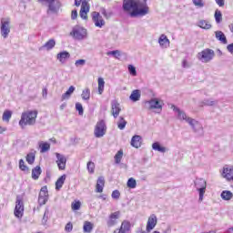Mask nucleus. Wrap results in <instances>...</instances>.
I'll return each instance as SVG.
<instances>
[{
	"label": "nucleus",
	"mask_w": 233,
	"mask_h": 233,
	"mask_svg": "<svg viewBox=\"0 0 233 233\" xmlns=\"http://www.w3.org/2000/svg\"><path fill=\"white\" fill-rule=\"evenodd\" d=\"M3 132H6V127H3L0 126V134H3Z\"/></svg>",
	"instance_id": "62"
},
{
	"label": "nucleus",
	"mask_w": 233,
	"mask_h": 233,
	"mask_svg": "<svg viewBox=\"0 0 233 233\" xmlns=\"http://www.w3.org/2000/svg\"><path fill=\"white\" fill-rule=\"evenodd\" d=\"M75 5L81 6L80 17H82V19H87V14L90 12V5H88V0H75Z\"/></svg>",
	"instance_id": "5"
},
{
	"label": "nucleus",
	"mask_w": 233,
	"mask_h": 233,
	"mask_svg": "<svg viewBox=\"0 0 233 233\" xmlns=\"http://www.w3.org/2000/svg\"><path fill=\"white\" fill-rule=\"evenodd\" d=\"M127 187L128 188H136V187H137V182L136 179H134V177H131L127 180Z\"/></svg>",
	"instance_id": "46"
},
{
	"label": "nucleus",
	"mask_w": 233,
	"mask_h": 233,
	"mask_svg": "<svg viewBox=\"0 0 233 233\" xmlns=\"http://www.w3.org/2000/svg\"><path fill=\"white\" fill-rule=\"evenodd\" d=\"M116 125L119 130H125V127H127V120H125V117L120 116Z\"/></svg>",
	"instance_id": "40"
},
{
	"label": "nucleus",
	"mask_w": 233,
	"mask_h": 233,
	"mask_svg": "<svg viewBox=\"0 0 233 233\" xmlns=\"http://www.w3.org/2000/svg\"><path fill=\"white\" fill-rule=\"evenodd\" d=\"M158 43L161 48H167L168 45H170V40H168V37H167L165 35H161L158 38Z\"/></svg>",
	"instance_id": "25"
},
{
	"label": "nucleus",
	"mask_w": 233,
	"mask_h": 233,
	"mask_svg": "<svg viewBox=\"0 0 233 233\" xmlns=\"http://www.w3.org/2000/svg\"><path fill=\"white\" fill-rule=\"evenodd\" d=\"M48 201V187L46 186H44L41 187L39 196H38V205L40 207H43V205H46V202Z\"/></svg>",
	"instance_id": "11"
},
{
	"label": "nucleus",
	"mask_w": 233,
	"mask_h": 233,
	"mask_svg": "<svg viewBox=\"0 0 233 233\" xmlns=\"http://www.w3.org/2000/svg\"><path fill=\"white\" fill-rule=\"evenodd\" d=\"M145 2L141 0H124L123 9L128 14L129 17H145V15L150 14V7Z\"/></svg>",
	"instance_id": "1"
},
{
	"label": "nucleus",
	"mask_w": 233,
	"mask_h": 233,
	"mask_svg": "<svg viewBox=\"0 0 233 233\" xmlns=\"http://www.w3.org/2000/svg\"><path fill=\"white\" fill-rule=\"evenodd\" d=\"M38 3L47 5V14H57L61 8V4L57 0H38Z\"/></svg>",
	"instance_id": "6"
},
{
	"label": "nucleus",
	"mask_w": 233,
	"mask_h": 233,
	"mask_svg": "<svg viewBox=\"0 0 233 233\" xmlns=\"http://www.w3.org/2000/svg\"><path fill=\"white\" fill-rule=\"evenodd\" d=\"M19 168L23 172H28V167H26V165H25V160H23V159L19 160Z\"/></svg>",
	"instance_id": "47"
},
{
	"label": "nucleus",
	"mask_w": 233,
	"mask_h": 233,
	"mask_svg": "<svg viewBox=\"0 0 233 233\" xmlns=\"http://www.w3.org/2000/svg\"><path fill=\"white\" fill-rule=\"evenodd\" d=\"M146 106L148 110H157V114H161L163 110V102L157 98H152L146 102Z\"/></svg>",
	"instance_id": "8"
},
{
	"label": "nucleus",
	"mask_w": 233,
	"mask_h": 233,
	"mask_svg": "<svg viewBox=\"0 0 233 233\" xmlns=\"http://www.w3.org/2000/svg\"><path fill=\"white\" fill-rule=\"evenodd\" d=\"M71 208L72 210H79L81 208V202L80 201H76L71 204Z\"/></svg>",
	"instance_id": "49"
},
{
	"label": "nucleus",
	"mask_w": 233,
	"mask_h": 233,
	"mask_svg": "<svg viewBox=\"0 0 233 233\" xmlns=\"http://www.w3.org/2000/svg\"><path fill=\"white\" fill-rule=\"evenodd\" d=\"M195 187L199 194L198 201L201 203V201H203L205 192L207 191V181L203 178H197L195 180Z\"/></svg>",
	"instance_id": "7"
},
{
	"label": "nucleus",
	"mask_w": 233,
	"mask_h": 233,
	"mask_svg": "<svg viewBox=\"0 0 233 233\" xmlns=\"http://www.w3.org/2000/svg\"><path fill=\"white\" fill-rule=\"evenodd\" d=\"M111 198L113 199H119V198H121V193L119 192V190H114L111 194Z\"/></svg>",
	"instance_id": "53"
},
{
	"label": "nucleus",
	"mask_w": 233,
	"mask_h": 233,
	"mask_svg": "<svg viewBox=\"0 0 233 233\" xmlns=\"http://www.w3.org/2000/svg\"><path fill=\"white\" fill-rule=\"evenodd\" d=\"M131 147H134V148L141 147V136L136 135L131 138Z\"/></svg>",
	"instance_id": "27"
},
{
	"label": "nucleus",
	"mask_w": 233,
	"mask_h": 233,
	"mask_svg": "<svg viewBox=\"0 0 233 233\" xmlns=\"http://www.w3.org/2000/svg\"><path fill=\"white\" fill-rule=\"evenodd\" d=\"M41 167L36 166L35 168L32 169V179L37 180L41 176Z\"/></svg>",
	"instance_id": "30"
},
{
	"label": "nucleus",
	"mask_w": 233,
	"mask_h": 233,
	"mask_svg": "<svg viewBox=\"0 0 233 233\" xmlns=\"http://www.w3.org/2000/svg\"><path fill=\"white\" fill-rule=\"evenodd\" d=\"M220 197L222 199H224V201H230V199L233 198V194L231 191L224 190L222 191Z\"/></svg>",
	"instance_id": "33"
},
{
	"label": "nucleus",
	"mask_w": 233,
	"mask_h": 233,
	"mask_svg": "<svg viewBox=\"0 0 233 233\" xmlns=\"http://www.w3.org/2000/svg\"><path fill=\"white\" fill-rule=\"evenodd\" d=\"M215 105H218V100L212 98H206L199 103V106H215Z\"/></svg>",
	"instance_id": "23"
},
{
	"label": "nucleus",
	"mask_w": 233,
	"mask_h": 233,
	"mask_svg": "<svg viewBox=\"0 0 233 233\" xmlns=\"http://www.w3.org/2000/svg\"><path fill=\"white\" fill-rule=\"evenodd\" d=\"M35 161V154H34V153L27 154V156H26V162L29 165H34Z\"/></svg>",
	"instance_id": "44"
},
{
	"label": "nucleus",
	"mask_w": 233,
	"mask_h": 233,
	"mask_svg": "<svg viewBox=\"0 0 233 233\" xmlns=\"http://www.w3.org/2000/svg\"><path fill=\"white\" fill-rule=\"evenodd\" d=\"M131 227H132V225L130 224V221L124 220L121 224L119 230H122L123 232L127 233V232L130 231Z\"/></svg>",
	"instance_id": "31"
},
{
	"label": "nucleus",
	"mask_w": 233,
	"mask_h": 233,
	"mask_svg": "<svg viewBox=\"0 0 233 233\" xmlns=\"http://www.w3.org/2000/svg\"><path fill=\"white\" fill-rule=\"evenodd\" d=\"M65 181H66V175H62L56 182V190H61Z\"/></svg>",
	"instance_id": "28"
},
{
	"label": "nucleus",
	"mask_w": 233,
	"mask_h": 233,
	"mask_svg": "<svg viewBox=\"0 0 233 233\" xmlns=\"http://www.w3.org/2000/svg\"><path fill=\"white\" fill-rule=\"evenodd\" d=\"M127 70H128L130 76H132L133 77H136V76H137V71L136 70V66H134L132 65H128Z\"/></svg>",
	"instance_id": "45"
},
{
	"label": "nucleus",
	"mask_w": 233,
	"mask_h": 233,
	"mask_svg": "<svg viewBox=\"0 0 233 233\" xmlns=\"http://www.w3.org/2000/svg\"><path fill=\"white\" fill-rule=\"evenodd\" d=\"M10 119H12V111L6 109L3 113L2 121H5V123H10Z\"/></svg>",
	"instance_id": "34"
},
{
	"label": "nucleus",
	"mask_w": 233,
	"mask_h": 233,
	"mask_svg": "<svg viewBox=\"0 0 233 233\" xmlns=\"http://www.w3.org/2000/svg\"><path fill=\"white\" fill-rule=\"evenodd\" d=\"M121 159H123V151L120 149L115 156V163H116V165H119V163H121Z\"/></svg>",
	"instance_id": "42"
},
{
	"label": "nucleus",
	"mask_w": 233,
	"mask_h": 233,
	"mask_svg": "<svg viewBox=\"0 0 233 233\" xmlns=\"http://www.w3.org/2000/svg\"><path fill=\"white\" fill-rule=\"evenodd\" d=\"M222 177L227 181H233V167L226 166L223 168Z\"/></svg>",
	"instance_id": "19"
},
{
	"label": "nucleus",
	"mask_w": 233,
	"mask_h": 233,
	"mask_svg": "<svg viewBox=\"0 0 233 233\" xmlns=\"http://www.w3.org/2000/svg\"><path fill=\"white\" fill-rule=\"evenodd\" d=\"M228 52H230V54H233V43L229 44L228 46Z\"/></svg>",
	"instance_id": "59"
},
{
	"label": "nucleus",
	"mask_w": 233,
	"mask_h": 233,
	"mask_svg": "<svg viewBox=\"0 0 233 233\" xmlns=\"http://www.w3.org/2000/svg\"><path fill=\"white\" fill-rule=\"evenodd\" d=\"M140 98H141V93H139V90H134L129 96V99L131 101H134L135 103L136 101H139Z\"/></svg>",
	"instance_id": "36"
},
{
	"label": "nucleus",
	"mask_w": 233,
	"mask_h": 233,
	"mask_svg": "<svg viewBox=\"0 0 233 233\" xmlns=\"http://www.w3.org/2000/svg\"><path fill=\"white\" fill-rule=\"evenodd\" d=\"M215 37H216V39H218V41H220V43H222V45H227V43H228L227 36L225 35V34L222 31H216Z\"/></svg>",
	"instance_id": "26"
},
{
	"label": "nucleus",
	"mask_w": 233,
	"mask_h": 233,
	"mask_svg": "<svg viewBox=\"0 0 233 233\" xmlns=\"http://www.w3.org/2000/svg\"><path fill=\"white\" fill-rule=\"evenodd\" d=\"M56 46V39L52 38L49 39L43 46L42 48H45L46 50H52Z\"/></svg>",
	"instance_id": "32"
},
{
	"label": "nucleus",
	"mask_w": 233,
	"mask_h": 233,
	"mask_svg": "<svg viewBox=\"0 0 233 233\" xmlns=\"http://www.w3.org/2000/svg\"><path fill=\"white\" fill-rule=\"evenodd\" d=\"M71 19H77V10H73L72 11Z\"/></svg>",
	"instance_id": "57"
},
{
	"label": "nucleus",
	"mask_w": 233,
	"mask_h": 233,
	"mask_svg": "<svg viewBox=\"0 0 233 233\" xmlns=\"http://www.w3.org/2000/svg\"><path fill=\"white\" fill-rule=\"evenodd\" d=\"M39 147L41 154H45V152H48V150H50V144L48 142H40Z\"/></svg>",
	"instance_id": "35"
},
{
	"label": "nucleus",
	"mask_w": 233,
	"mask_h": 233,
	"mask_svg": "<svg viewBox=\"0 0 233 233\" xmlns=\"http://www.w3.org/2000/svg\"><path fill=\"white\" fill-rule=\"evenodd\" d=\"M182 67L183 68H190V64H188V62L187 61V59H184L182 61Z\"/></svg>",
	"instance_id": "56"
},
{
	"label": "nucleus",
	"mask_w": 233,
	"mask_h": 233,
	"mask_svg": "<svg viewBox=\"0 0 233 233\" xmlns=\"http://www.w3.org/2000/svg\"><path fill=\"white\" fill-rule=\"evenodd\" d=\"M106 134V124L105 120H100L96 123L94 130L95 137H103Z\"/></svg>",
	"instance_id": "10"
},
{
	"label": "nucleus",
	"mask_w": 233,
	"mask_h": 233,
	"mask_svg": "<svg viewBox=\"0 0 233 233\" xmlns=\"http://www.w3.org/2000/svg\"><path fill=\"white\" fill-rule=\"evenodd\" d=\"M215 21L218 24H219V23H221V21H223V15L221 14V11H219V10L215 11Z\"/></svg>",
	"instance_id": "43"
},
{
	"label": "nucleus",
	"mask_w": 233,
	"mask_h": 233,
	"mask_svg": "<svg viewBox=\"0 0 233 233\" xmlns=\"http://www.w3.org/2000/svg\"><path fill=\"white\" fill-rule=\"evenodd\" d=\"M198 26H199V28H203L204 30H210L212 28V25H210V22L207 20L198 21Z\"/></svg>",
	"instance_id": "29"
},
{
	"label": "nucleus",
	"mask_w": 233,
	"mask_h": 233,
	"mask_svg": "<svg viewBox=\"0 0 233 233\" xmlns=\"http://www.w3.org/2000/svg\"><path fill=\"white\" fill-rule=\"evenodd\" d=\"M56 165L59 170H65V168H66V157H65L64 155H61L59 153H56Z\"/></svg>",
	"instance_id": "18"
},
{
	"label": "nucleus",
	"mask_w": 233,
	"mask_h": 233,
	"mask_svg": "<svg viewBox=\"0 0 233 233\" xmlns=\"http://www.w3.org/2000/svg\"><path fill=\"white\" fill-rule=\"evenodd\" d=\"M103 188H105V177H99L96 181V192L101 193L103 192Z\"/></svg>",
	"instance_id": "22"
},
{
	"label": "nucleus",
	"mask_w": 233,
	"mask_h": 233,
	"mask_svg": "<svg viewBox=\"0 0 233 233\" xmlns=\"http://www.w3.org/2000/svg\"><path fill=\"white\" fill-rule=\"evenodd\" d=\"M218 6H225V0H215Z\"/></svg>",
	"instance_id": "58"
},
{
	"label": "nucleus",
	"mask_w": 233,
	"mask_h": 233,
	"mask_svg": "<svg viewBox=\"0 0 233 233\" xmlns=\"http://www.w3.org/2000/svg\"><path fill=\"white\" fill-rule=\"evenodd\" d=\"M96 168V164H94V162L89 161L87 163V170L89 172V174H94V169Z\"/></svg>",
	"instance_id": "48"
},
{
	"label": "nucleus",
	"mask_w": 233,
	"mask_h": 233,
	"mask_svg": "<svg viewBox=\"0 0 233 233\" xmlns=\"http://www.w3.org/2000/svg\"><path fill=\"white\" fill-rule=\"evenodd\" d=\"M70 35H72L73 39H76V41H84V39L88 38V32L84 27L76 25L73 27Z\"/></svg>",
	"instance_id": "3"
},
{
	"label": "nucleus",
	"mask_w": 233,
	"mask_h": 233,
	"mask_svg": "<svg viewBox=\"0 0 233 233\" xmlns=\"http://www.w3.org/2000/svg\"><path fill=\"white\" fill-rule=\"evenodd\" d=\"M25 212V206L23 205V201L17 198L16 205L15 208V218H23V214Z\"/></svg>",
	"instance_id": "16"
},
{
	"label": "nucleus",
	"mask_w": 233,
	"mask_h": 233,
	"mask_svg": "<svg viewBox=\"0 0 233 233\" xmlns=\"http://www.w3.org/2000/svg\"><path fill=\"white\" fill-rule=\"evenodd\" d=\"M98 83V94L101 96L103 92H105V79L103 77H99L97 80Z\"/></svg>",
	"instance_id": "38"
},
{
	"label": "nucleus",
	"mask_w": 233,
	"mask_h": 233,
	"mask_svg": "<svg viewBox=\"0 0 233 233\" xmlns=\"http://www.w3.org/2000/svg\"><path fill=\"white\" fill-rule=\"evenodd\" d=\"M107 56H113L116 59L121 56V53L119 50H115V51H109L106 53Z\"/></svg>",
	"instance_id": "50"
},
{
	"label": "nucleus",
	"mask_w": 233,
	"mask_h": 233,
	"mask_svg": "<svg viewBox=\"0 0 233 233\" xmlns=\"http://www.w3.org/2000/svg\"><path fill=\"white\" fill-rule=\"evenodd\" d=\"M215 56L216 53L214 50L207 48L198 54V59L201 61V63H210Z\"/></svg>",
	"instance_id": "4"
},
{
	"label": "nucleus",
	"mask_w": 233,
	"mask_h": 233,
	"mask_svg": "<svg viewBox=\"0 0 233 233\" xmlns=\"http://www.w3.org/2000/svg\"><path fill=\"white\" fill-rule=\"evenodd\" d=\"M171 109L175 112L177 119H179V121H185L186 123H188V119H191L192 117L187 116V113H185V111L179 109V107L172 105L171 106Z\"/></svg>",
	"instance_id": "12"
},
{
	"label": "nucleus",
	"mask_w": 233,
	"mask_h": 233,
	"mask_svg": "<svg viewBox=\"0 0 233 233\" xmlns=\"http://www.w3.org/2000/svg\"><path fill=\"white\" fill-rule=\"evenodd\" d=\"M156 225H157V217L155 214H152L149 216L147 222V226H146L147 232H152V230L156 228Z\"/></svg>",
	"instance_id": "14"
},
{
	"label": "nucleus",
	"mask_w": 233,
	"mask_h": 233,
	"mask_svg": "<svg viewBox=\"0 0 233 233\" xmlns=\"http://www.w3.org/2000/svg\"><path fill=\"white\" fill-rule=\"evenodd\" d=\"M114 233H126L125 231L121 230V229H116L114 231Z\"/></svg>",
	"instance_id": "63"
},
{
	"label": "nucleus",
	"mask_w": 233,
	"mask_h": 233,
	"mask_svg": "<svg viewBox=\"0 0 233 233\" xmlns=\"http://www.w3.org/2000/svg\"><path fill=\"white\" fill-rule=\"evenodd\" d=\"M48 214V210H46L44 217H43V220L46 221V219H48V217L46 216Z\"/></svg>",
	"instance_id": "61"
},
{
	"label": "nucleus",
	"mask_w": 233,
	"mask_h": 233,
	"mask_svg": "<svg viewBox=\"0 0 233 233\" xmlns=\"http://www.w3.org/2000/svg\"><path fill=\"white\" fill-rule=\"evenodd\" d=\"M92 21L95 23V26L97 28H103L105 26V19H103V16L97 12H93L91 14Z\"/></svg>",
	"instance_id": "13"
},
{
	"label": "nucleus",
	"mask_w": 233,
	"mask_h": 233,
	"mask_svg": "<svg viewBox=\"0 0 233 233\" xmlns=\"http://www.w3.org/2000/svg\"><path fill=\"white\" fill-rule=\"evenodd\" d=\"M35 119H37V110H28L22 113L19 126L21 128L25 127H34L35 125Z\"/></svg>",
	"instance_id": "2"
},
{
	"label": "nucleus",
	"mask_w": 233,
	"mask_h": 233,
	"mask_svg": "<svg viewBox=\"0 0 233 233\" xmlns=\"http://www.w3.org/2000/svg\"><path fill=\"white\" fill-rule=\"evenodd\" d=\"M228 233H233V228H228Z\"/></svg>",
	"instance_id": "64"
},
{
	"label": "nucleus",
	"mask_w": 233,
	"mask_h": 233,
	"mask_svg": "<svg viewBox=\"0 0 233 233\" xmlns=\"http://www.w3.org/2000/svg\"><path fill=\"white\" fill-rule=\"evenodd\" d=\"M187 123L189 127H191L193 132H203V125H201L199 121L194 118H188Z\"/></svg>",
	"instance_id": "15"
},
{
	"label": "nucleus",
	"mask_w": 233,
	"mask_h": 233,
	"mask_svg": "<svg viewBox=\"0 0 233 233\" xmlns=\"http://www.w3.org/2000/svg\"><path fill=\"white\" fill-rule=\"evenodd\" d=\"M70 57V53L67 51H62L56 55V59L61 63L62 65H65L66 61H68V58Z\"/></svg>",
	"instance_id": "21"
},
{
	"label": "nucleus",
	"mask_w": 233,
	"mask_h": 233,
	"mask_svg": "<svg viewBox=\"0 0 233 233\" xmlns=\"http://www.w3.org/2000/svg\"><path fill=\"white\" fill-rule=\"evenodd\" d=\"M93 229H94V224H92V222L86 221L84 223V227H83L84 232L90 233V232H92Z\"/></svg>",
	"instance_id": "37"
},
{
	"label": "nucleus",
	"mask_w": 233,
	"mask_h": 233,
	"mask_svg": "<svg viewBox=\"0 0 233 233\" xmlns=\"http://www.w3.org/2000/svg\"><path fill=\"white\" fill-rule=\"evenodd\" d=\"M76 109L78 111L79 116H83V105L81 103H76Z\"/></svg>",
	"instance_id": "54"
},
{
	"label": "nucleus",
	"mask_w": 233,
	"mask_h": 233,
	"mask_svg": "<svg viewBox=\"0 0 233 233\" xmlns=\"http://www.w3.org/2000/svg\"><path fill=\"white\" fill-rule=\"evenodd\" d=\"M76 91V87L74 86H69L68 90L64 93L61 96V101H66L70 99L72 96V93Z\"/></svg>",
	"instance_id": "24"
},
{
	"label": "nucleus",
	"mask_w": 233,
	"mask_h": 233,
	"mask_svg": "<svg viewBox=\"0 0 233 233\" xmlns=\"http://www.w3.org/2000/svg\"><path fill=\"white\" fill-rule=\"evenodd\" d=\"M86 65V60L85 59H78L75 62V66L79 67V66H85Z\"/></svg>",
	"instance_id": "51"
},
{
	"label": "nucleus",
	"mask_w": 233,
	"mask_h": 233,
	"mask_svg": "<svg viewBox=\"0 0 233 233\" xmlns=\"http://www.w3.org/2000/svg\"><path fill=\"white\" fill-rule=\"evenodd\" d=\"M152 148L153 150H157V152H162L163 154L164 152H167V147H161V145H159L157 142L153 143Z\"/></svg>",
	"instance_id": "39"
},
{
	"label": "nucleus",
	"mask_w": 233,
	"mask_h": 233,
	"mask_svg": "<svg viewBox=\"0 0 233 233\" xmlns=\"http://www.w3.org/2000/svg\"><path fill=\"white\" fill-rule=\"evenodd\" d=\"M121 218V212L116 211L109 215V218L107 220V227H114L117 225L118 218Z\"/></svg>",
	"instance_id": "17"
},
{
	"label": "nucleus",
	"mask_w": 233,
	"mask_h": 233,
	"mask_svg": "<svg viewBox=\"0 0 233 233\" xmlns=\"http://www.w3.org/2000/svg\"><path fill=\"white\" fill-rule=\"evenodd\" d=\"M81 97L84 101H88L90 99V89L86 88L82 91Z\"/></svg>",
	"instance_id": "41"
},
{
	"label": "nucleus",
	"mask_w": 233,
	"mask_h": 233,
	"mask_svg": "<svg viewBox=\"0 0 233 233\" xmlns=\"http://www.w3.org/2000/svg\"><path fill=\"white\" fill-rule=\"evenodd\" d=\"M193 5H195V6H198V8H203L205 6L203 0H193Z\"/></svg>",
	"instance_id": "52"
},
{
	"label": "nucleus",
	"mask_w": 233,
	"mask_h": 233,
	"mask_svg": "<svg viewBox=\"0 0 233 233\" xmlns=\"http://www.w3.org/2000/svg\"><path fill=\"white\" fill-rule=\"evenodd\" d=\"M43 97L46 98V96H48V90L46 88H44L42 91Z\"/></svg>",
	"instance_id": "60"
},
{
	"label": "nucleus",
	"mask_w": 233,
	"mask_h": 233,
	"mask_svg": "<svg viewBox=\"0 0 233 233\" xmlns=\"http://www.w3.org/2000/svg\"><path fill=\"white\" fill-rule=\"evenodd\" d=\"M111 112L113 117H117L119 116V113L121 112V106L117 103L116 100H113L111 102Z\"/></svg>",
	"instance_id": "20"
},
{
	"label": "nucleus",
	"mask_w": 233,
	"mask_h": 233,
	"mask_svg": "<svg viewBox=\"0 0 233 233\" xmlns=\"http://www.w3.org/2000/svg\"><path fill=\"white\" fill-rule=\"evenodd\" d=\"M10 17L1 18L0 30L1 35L4 39H6V37H8V35L10 34Z\"/></svg>",
	"instance_id": "9"
},
{
	"label": "nucleus",
	"mask_w": 233,
	"mask_h": 233,
	"mask_svg": "<svg viewBox=\"0 0 233 233\" xmlns=\"http://www.w3.org/2000/svg\"><path fill=\"white\" fill-rule=\"evenodd\" d=\"M74 228V226L72 225V223H67L65 227V230L66 232H72V229Z\"/></svg>",
	"instance_id": "55"
}]
</instances>
